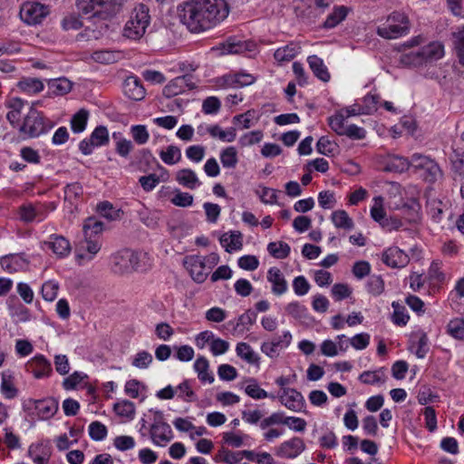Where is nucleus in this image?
Listing matches in <instances>:
<instances>
[{
	"mask_svg": "<svg viewBox=\"0 0 464 464\" xmlns=\"http://www.w3.org/2000/svg\"><path fill=\"white\" fill-rule=\"evenodd\" d=\"M332 221L336 227L350 230L353 227V221L344 210H336L332 213Z\"/></svg>",
	"mask_w": 464,
	"mask_h": 464,
	"instance_id": "obj_39",
	"label": "nucleus"
},
{
	"mask_svg": "<svg viewBox=\"0 0 464 464\" xmlns=\"http://www.w3.org/2000/svg\"><path fill=\"white\" fill-rule=\"evenodd\" d=\"M267 281L272 285V293L281 295L287 291V282L278 267L273 266L268 269Z\"/></svg>",
	"mask_w": 464,
	"mask_h": 464,
	"instance_id": "obj_20",
	"label": "nucleus"
},
{
	"mask_svg": "<svg viewBox=\"0 0 464 464\" xmlns=\"http://www.w3.org/2000/svg\"><path fill=\"white\" fill-rule=\"evenodd\" d=\"M208 131L213 138H218L224 141L232 142L236 139V129L233 127L223 130L218 125H213L208 128Z\"/></svg>",
	"mask_w": 464,
	"mask_h": 464,
	"instance_id": "obj_40",
	"label": "nucleus"
},
{
	"mask_svg": "<svg viewBox=\"0 0 464 464\" xmlns=\"http://www.w3.org/2000/svg\"><path fill=\"white\" fill-rule=\"evenodd\" d=\"M449 334L456 339H464V320L456 318L448 324Z\"/></svg>",
	"mask_w": 464,
	"mask_h": 464,
	"instance_id": "obj_58",
	"label": "nucleus"
},
{
	"mask_svg": "<svg viewBox=\"0 0 464 464\" xmlns=\"http://www.w3.org/2000/svg\"><path fill=\"white\" fill-rule=\"evenodd\" d=\"M89 117L88 111L81 109L71 119V128L73 132L80 133L83 131L87 125Z\"/></svg>",
	"mask_w": 464,
	"mask_h": 464,
	"instance_id": "obj_38",
	"label": "nucleus"
},
{
	"mask_svg": "<svg viewBox=\"0 0 464 464\" xmlns=\"http://www.w3.org/2000/svg\"><path fill=\"white\" fill-rule=\"evenodd\" d=\"M76 5L83 15L92 14L111 17L119 10L118 0H76Z\"/></svg>",
	"mask_w": 464,
	"mask_h": 464,
	"instance_id": "obj_5",
	"label": "nucleus"
},
{
	"mask_svg": "<svg viewBox=\"0 0 464 464\" xmlns=\"http://www.w3.org/2000/svg\"><path fill=\"white\" fill-rule=\"evenodd\" d=\"M46 130L47 126L43 114L37 110L31 108L23 124L19 128L20 133L29 138H34L38 137Z\"/></svg>",
	"mask_w": 464,
	"mask_h": 464,
	"instance_id": "obj_7",
	"label": "nucleus"
},
{
	"mask_svg": "<svg viewBox=\"0 0 464 464\" xmlns=\"http://www.w3.org/2000/svg\"><path fill=\"white\" fill-rule=\"evenodd\" d=\"M100 249L101 244L98 241L92 240L91 236L84 237V240L76 248V258L78 260L86 259L91 261Z\"/></svg>",
	"mask_w": 464,
	"mask_h": 464,
	"instance_id": "obj_19",
	"label": "nucleus"
},
{
	"mask_svg": "<svg viewBox=\"0 0 464 464\" xmlns=\"http://www.w3.org/2000/svg\"><path fill=\"white\" fill-rule=\"evenodd\" d=\"M386 370L381 367L375 371H365L359 376V381L364 384L374 385L382 384L386 382Z\"/></svg>",
	"mask_w": 464,
	"mask_h": 464,
	"instance_id": "obj_25",
	"label": "nucleus"
},
{
	"mask_svg": "<svg viewBox=\"0 0 464 464\" xmlns=\"http://www.w3.org/2000/svg\"><path fill=\"white\" fill-rule=\"evenodd\" d=\"M305 450V444L303 439L294 437L289 440L283 442L278 450L277 455L281 458L294 459Z\"/></svg>",
	"mask_w": 464,
	"mask_h": 464,
	"instance_id": "obj_17",
	"label": "nucleus"
},
{
	"mask_svg": "<svg viewBox=\"0 0 464 464\" xmlns=\"http://www.w3.org/2000/svg\"><path fill=\"white\" fill-rule=\"evenodd\" d=\"M152 355L147 351L139 352L132 360V365L139 369H146L152 362Z\"/></svg>",
	"mask_w": 464,
	"mask_h": 464,
	"instance_id": "obj_62",
	"label": "nucleus"
},
{
	"mask_svg": "<svg viewBox=\"0 0 464 464\" xmlns=\"http://www.w3.org/2000/svg\"><path fill=\"white\" fill-rule=\"evenodd\" d=\"M392 305L394 310L392 314V322L400 326L405 325L410 318L406 314L405 307L397 302H393Z\"/></svg>",
	"mask_w": 464,
	"mask_h": 464,
	"instance_id": "obj_51",
	"label": "nucleus"
},
{
	"mask_svg": "<svg viewBox=\"0 0 464 464\" xmlns=\"http://www.w3.org/2000/svg\"><path fill=\"white\" fill-rule=\"evenodd\" d=\"M124 92L133 101H140L145 97V89L136 76H130L124 82Z\"/></svg>",
	"mask_w": 464,
	"mask_h": 464,
	"instance_id": "obj_22",
	"label": "nucleus"
},
{
	"mask_svg": "<svg viewBox=\"0 0 464 464\" xmlns=\"http://www.w3.org/2000/svg\"><path fill=\"white\" fill-rule=\"evenodd\" d=\"M176 179L179 184L191 189L195 188L198 185H199L196 173L190 169H180L177 173Z\"/></svg>",
	"mask_w": 464,
	"mask_h": 464,
	"instance_id": "obj_34",
	"label": "nucleus"
},
{
	"mask_svg": "<svg viewBox=\"0 0 464 464\" xmlns=\"http://www.w3.org/2000/svg\"><path fill=\"white\" fill-rule=\"evenodd\" d=\"M343 136H347L352 140H362L366 137V130L355 124H351L345 126L343 131Z\"/></svg>",
	"mask_w": 464,
	"mask_h": 464,
	"instance_id": "obj_64",
	"label": "nucleus"
},
{
	"mask_svg": "<svg viewBox=\"0 0 464 464\" xmlns=\"http://www.w3.org/2000/svg\"><path fill=\"white\" fill-rule=\"evenodd\" d=\"M139 255L128 248L120 250L111 256V271L116 275L130 274L138 270Z\"/></svg>",
	"mask_w": 464,
	"mask_h": 464,
	"instance_id": "obj_4",
	"label": "nucleus"
},
{
	"mask_svg": "<svg viewBox=\"0 0 464 464\" xmlns=\"http://www.w3.org/2000/svg\"><path fill=\"white\" fill-rule=\"evenodd\" d=\"M59 285L53 281L45 282L42 286V295L48 302L53 301L58 294Z\"/></svg>",
	"mask_w": 464,
	"mask_h": 464,
	"instance_id": "obj_59",
	"label": "nucleus"
},
{
	"mask_svg": "<svg viewBox=\"0 0 464 464\" xmlns=\"http://www.w3.org/2000/svg\"><path fill=\"white\" fill-rule=\"evenodd\" d=\"M47 246L59 257H63L71 252L70 242L63 236L52 235L50 240L44 241Z\"/></svg>",
	"mask_w": 464,
	"mask_h": 464,
	"instance_id": "obj_21",
	"label": "nucleus"
},
{
	"mask_svg": "<svg viewBox=\"0 0 464 464\" xmlns=\"http://www.w3.org/2000/svg\"><path fill=\"white\" fill-rule=\"evenodd\" d=\"M285 312L295 319H302L306 316L307 309L299 302H291L285 306Z\"/></svg>",
	"mask_w": 464,
	"mask_h": 464,
	"instance_id": "obj_61",
	"label": "nucleus"
},
{
	"mask_svg": "<svg viewBox=\"0 0 464 464\" xmlns=\"http://www.w3.org/2000/svg\"><path fill=\"white\" fill-rule=\"evenodd\" d=\"M97 210L102 217L109 220H117L121 218V216L122 215V211H121V209H116L109 201L101 202L97 206Z\"/></svg>",
	"mask_w": 464,
	"mask_h": 464,
	"instance_id": "obj_43",
	"label": "nucleus"
},
{
	"mask_svg": "<svg viewBox=\"0 0 464 464\" xmlns=\"http://www.w3.org/2000/svg\"><path fill=\"white\" fill-rule=\"evenodd\" d=\"M300 49V46H298L297 44H290L284 47L278 48L275 52L274 57L276 61L280 63L288 62L296 56Z\"/></svg>",
	"mask_w": 464,
	"mask_h": 464,
	"instance_id": "obj_33",
	"label": "nucleus"
},
{
	"mask_svg": "<svg viewBox=\"0 0 464 464\" xmlns=\"http://www.w3.org/2000/svg\"><path fill=\"white\" fill-rule=\"evenodd\" d=\"M28 403L34 406L36 413L41 420L51 419L58 411V402L53 398L44 400L30 399Z\"/></svg>",
	"mask_w": 464,
	"mask_h": 464,
	"instance_id": "obj_16",
	"label": "nucleus"
},
{
	"mask_svg": "<svg viewBox=\"0 0 464 464\" xmlns=\"http://www.w3.org/2000/svg\"><path fill=\"white\" fill-rule=\"evenodd\" d=\"M222 166L227 169H234L237 164V151L235 147H227L220 153Z\"/></svg>",
	"mask_w": 464,
	"mask_h": 464,
	"instance_id": "obj_44",
	"label": "nucleus"
},
{
	"mask_svg": "<svg viewBox=\"0 0 464 464\" xmlns=\"http://www.w3.org/2000/svg\"><path fill=\"white\" fill-rule=\"evenodd\" d=\"M160 156L164 163L173 165L181 160V151L179 147L169 145L166 150L160 151Z\"/></svg>",
	"mask_w": 464,
	"mask_h": 464,
	"instance_id": "obj_42",
	"label": "nucleus"
},
{
	"mask_svg": "<svg viewBox=\"0 0 464 464\" xmlns=\"http://www.w3.org/2000/svg\"><path fill=\"white\" fill-rule=\"evenodd\" d=\"M14 377L10 371L2 373L0 390L6 399H14L18 394V390L14 385Z\"/></svg>",
	"mask_w": 464,
	"mask_h": 464,
	"instance_id": "obj_29",
	"label": "nucleus"
},
{
	"mask_svg": "<svg viewBox=\"0 0 464 464\" xmlns=\"http://www.w3.org/2000/svg\"><path fill=\"white\" fill-rule=\"evenodd\" d=\"M196 88L191 74H185L171 80L163 89V95L167 98L174 97L184 92L186 90Z\"/></svg>",
	"mask_w": 464,
	"mask_h": 464,
	"instance_id": "obj_12",
	"label": "nucleus"
},
{
	"mask_svg": "<svg viewBox=\"0 0 464 464\" xmlns=\"http://www.w3.org/2000/svg\"><path fill=\"white\" fill-rule=\"evenodd\" d=\"M103 229V223L100 220H97L95 218H89L85 220L83 224V232L84 237L88 236L92 237V234H99Z\"/></svg>",
	"mask_w": 464,
	"mask_h": 464,
	"instance_id": "obj_55",
	"label": "nucleus"
},
{
	"mask_svg": "<svg viewBox=\"0 0 464 464\" xmlns=\"http://www.w3.org/2000/svg\"><path fill=\"white\" fill-rule=\"evenodd\" d=\"M89 435L93 440H102L107 436V428L100 421H92L89 426Z\"/></svg>",
	"mask_w": 464,
	"mask_h": 464,
	"instance_id": "obj_56",
	"label": "nucleus"
},
{
	"mask_svg": "<svg viewBox=\"0 0 464 464\" xmlns=\"http://www.w3.org/2000/svg\"><path fill=\"white\" fill-rule=\"evenodd\" d=\"M29 454L35 464H47L51 457V448L40 443L29 449Z\"/></svg>",
	"mask_w": 464,
	"mask_h": 464,
	"instance_id": "obj_27",
	"label": "nucleus"
},
{
	"mask_svg": "<svg viewBox=\"0 0 464 464\" xmlns=\"http://www.w3.org/2000/svg\"><path fill=\"white\" fill-rule=\"evenodd\" d=\"M276 398L282 405L295 412L302 411L305 407L304 396L295 389H284L277 393Z\"/></svg>",
	"mask_w": 464,
	"mask_h": 464,
	"instance_id": "obj_11",
	"label": "nucleus"
},
{
	"mask_svg": "<svg viewBox=\"0 0 464 464\" xmlns=\"http://www.w3.org/2000/svg\"><path fill=\"white\" fill-rule=\"evenodd\" d=\"M216 459L218 461H224L227 464H237L241 460V451L232 452L223 448L218 451V454L216 456Z\"/></svg>",
	"mask_w": 464,
	"mask_h": 464,
	"instance_id": "obj_57",
	"label": "nucleus"
},
{
	"mask_svg": "<svg viewBox=\"0 0 464 464\" xmlns=\"http://www.w3.org/2000/svg\"><path fill=\"white\" fill-rule=\"evenodd\" d=\"M177 390L179 392V397L186 402H192L198 400L197 395L193 392L189 381L188 380H185L183 382H181L177 387Z\"/></svg>",
	"mask_w": 464,
	"mask_h": 464,
	"instance_id": "obj_52",
	"label": "nucleus"
},
{
	"mask_svg": "<svg viewBox=\"0 0 464 464\" xmlns=\"http://www.w3.org/2000/svg\"><path fill=\"white\" fill-rule=\"evenodd\" d=\"M310 69L314 74L322 82H327L330 81L331 75L324 61L317 55H310L307 58Z\"/></svg>",
	"mask_w": 464,
	"mask_h": 464,
	"instance_id": "obj_24",
	"label": "nucleus"
},
{
	"mask_svg": "<svg viewBox=\"0 0 464 464\" xmlns=\"http://www.w3.org/2000/svg\"><path fill=\"white\" fill-rule=\"evenodd\" d=\"M203 261V256L198 255L187 256L183 260V265L188 271L191 278L198 284L205 282L209 274Z\"/></svg>",
	"mask_w": 464,
	"mask_h": 464,
	"instance_id": "obj_9",
	"label": "nucleus"
},
{
	"mask_svg": "<svg viewBox=\"0 0 464 464\" xmlns=\"http://www.w3.org/2000/svg\"><path fill=\"white\" fill-rule=\"evenodd\" d=\"M255 77L248 73L226 74L218 80L219 86L224 88H241L251 85Z\"/></svg>",
	"mask_w": 464,
	"mask_h": 464,
	"instance_id": "obj_15",
	"label": "nucleus"
},
{
	"mask_svg": "<svg viewBox=\"0 0 464 464\" xmlns=\"http://www.w3.org/2000/svg\"><path fill=\"white\" fill-rule=\"evenodd\" d=\"M82 194V188L80 183L74 182L68 184L64 188V199L72 203L74 199Z\"/></svg>",
	"mask_w": 464,
	"mask_h": 464,
	"instance_id": "obj_63",
	"label": "nucleus"
},
{
	"mask_svg": "<svg viewBox=\"0 0 464 464\" xmlns=\"http://www.w3.org/2000/svg\"><path fill=\"white\" fill-rule=\"evenodd\" d=\"M121 56L120 51L98 50L92 53V59L100 63H116Z\"/></svg>",
	"mask_w": 464,
	"mask_h": 464,
	"instance_id": "obj_32",
	"label": "nucleus"
},
{
	"mask_svg": "<svg viewBox=\"0 0 464 464\" xmlns=\"http://www.w3.org/2000/svg\"><path fill=\"white\" fill-rule=\"evenodd\" d=\"M72 82L66 78L51 80L48 87L54 95H64L72 90Z\"/></svg>",
	"mask_w": 464,
	"mask_h": 464,
	"instance_id": "obj_37",
	"label": "nucleus"
},
{
	"mask_svg": "<svg viewBox=\"0 0 464 464\" xmlns=\"http://www.w3.org/2000/svg\"><path fill=\"white\" fill-rule=\"evenodd\" d=\"M130 134L133 140L139 144L143 145L147 143L150 138L149 131L145 125H133L130 127Z\"/></svg>",
	"mask_w": 464,
	"mask_h": 464,
	"instance_id": "obj_50",
	"label": "nucleus"
},
{
	"mask_svg": "<svg viewBox=\"0 0 464 464\" xmlns=\"http://www.w3.org/2000/svg\"><path fill=\"white\" fill-rule=\"evenodd\" d=\"M90 139L96 147L106 145L109 142V132L106 127L98 126L91 134Z\"/></svg>",
	"mask_w": 464,
	"mask_h": 464,
	"instance_id": "obj_49",
	"label": "nucleus"
},
{
	"mask_svg": "<svg viewBox=\"0 0 464 464\" xmlns=\"http://www.w3.org/2000/svg\"><path fill=\"white\" fill-rule=\"evenodd\" d=\"M256 319V314L254 311L247 310L245 314H241L236 325L234 326V331H243L245 328H248L249 325H252Z\"/></svg>",
	"mask_w": 464,
	"mask_h": 464,
	"instance_id": "obj_53",
	"label": "nucleus"
},
{
	"mask_svg": "<svg viewBox=\"0 0 464 464\" xmlns=\"http://www.w3.org/2000/svg\"><path fill=\"white\" fill-rule=\"evenodd\" d=\"M110 17H104L103 15H97L96 13L92 14H88L85 18L88 24L86 28L92 30L93 33H97L99 35H102L105 32L108 31V20Z\"/></svg>",
	"mask_w": 464,
	"mask_h": 464,
	"instance_id": "obj_26",
	"label": "nucleus"
},
{
	"mask_svg": "<svg viewBox=\"0 0 464 464\" xmlns=\"http://www.w3.org/2000/svg\"><path fill=\"white\" fill-rule=\"evenodd\" d=\"M348 9L345 6H338L327 16L324 23L325 28H334L345 19Z\"/></svg>",
	"mask_w": 464,
	"mask_h": 464,
	"instance_id": "obj_36",
	"label": "nucleus"
},
{
	"mask_svg": "<svg viewBox=\"0 0 464 464\" xmlns=\"http://www.w3.org/2000/svg\"><path fill=\"white\" fill-rule=\"evenodd\" d=\"M410 163L411 166H413L415 169H425L428 173L426 179L430 182L435 181L439 177L441 176V170L439 165L433 160L425 155L414 153L411 156Z\"/></svg>",
	"mask_w": 464,
	"mask_h": 464,
	"instance_id": "obj_10",
	"label": "nucleus"
},
{
	"mask_svg": "<svg viewBox=\"0 0 464 464\" xmlns=\"http://www.w3.org/2000/svg\"><path fill=\"white\" fill-rule=\"evenodd\" d=\"M382 262L392 268H401L410 262L409 256L397 246L386 249L382 256Z\"/></svg>",
	"mask_w": 464,
	"mask_h": 464,
	"instance_id": "obj_13",
	"label": "nucleus"
},
{
	"mask_svg": "<svg viewBox=\"0 0 464 464\" xmlns=\"http://www.w3.org/2000/svg\"><path fill=\"white\" fill-rule=\"evenodd\" d=\"M113 410L117 415L130 420L133 419L135 414L134 403L127 400L115 403Z\"/></svg>",
	"mask_w": 464,
	"mask_h": 464,
	"instance_id": "obj_47",
	"label": "nucleus"
},
{
	"mask_svg": "<svg viewBox=\"0 0 464 464\" xmlns=\"http://www.w3.org/2000/svg\"><path fill=\"white\" fill-rule=\"evenodd\" d=\"M150 437L155 444L163 446L172 440L173 434L168 423L159 420L151 425Z\"/></svg>",
	"mask_w": 464,
	"mask_h": 464,
	"instance_id": "obj_18",
	"label": "nucleus"
},
{
	"mask_svg": "<svg viewBox=\"0 0 464 464\" xmlns=\"http://www.w3.org/2000/svg\"><path fill=\"white\" fill-rule=\"evenodd\" d=\"M410 30V21L404 13H392L386 23L377 28V34L385 39H396L406 34Z\"/></svg>",
	"mask_w": 464,
	"mask_h": 464,
	"instance_id": "obj_3",
	"label": "nucleus"
},
{
	"mask_svg": "<svg viewBox=\"0 0 464 464\" xmlns=\"http://www.w3.org/2000/svg\"><path fill=\"white\" fill-rule=\"evenodd\" d=\"M220 244L225 247V250L231 253L234 250H240L243 246L242 234L239 231H230L224 233L219 238Z\"/></svg>",
	"mask_w": 464,
	"mask_h": 464,
	"instance_id": "obj_23",
	"label": "nucleus"
},
{
	"mask_svg": "<svg viewBox=\"0 0 464 464\" xmlns=\"http://www.w3.org/2000/svg\"><path fill=\"white\" fill-rule=\"evenodd\" d=\"M450 160L454 172L464 177V150H454Z\"/></svg>",
	"mask_w": 464,
	"mask_h": 464,
	"instance_id": "obj_54",
	"label": "nucleus"
},
{
	"mask_svg": "<svg viewBox=\"0 0 464 464\" xmlns=\"http://www.w3.org/2000/svg\"><path fill=\"white\" fill-rule=\"evenodd\" d=\"M410 160L403 157L392 156L386 162L383 170L386 172L401 173L409 169Z\"/></svg>",
	"mask_w": 464,
	"mask_h": 464,
	"instance_id": "obj_31",
	"label": "nucleus"
},
{
	"mask_svg": "<svg viewBox=\"0 0 464 464\" xmlns=\"http://www.w3.org/2000/svg\"><path fill=\"white\" fill-rule=\"evenodd\" d=\"M347 118L344 116L343 111H339L334 115L328 118V124L330 128L340 136H343V131L345 128L344 121Z\"/></svg>",
	"mask_w": 464,
	"mask_h": 464,
	"instance_id": "obj_48",
	"label": "nucleus"
},
{
	"mask_svg": "<svg viewBox=\"0 0 464 464\" xmlns=\"http://www.w3.org/2000/svg\"><path fill=\"white\" fill-rule=\"evenodd\" d=\"M227 14L225 0H188L178 6L179 21L192 33L211 28Z\"/></svg>",
	"mask_w": 464,
	"mask_h": 464,
	"instance_id": "obj_1",
	"label": "nucleus"
},
{
	"mask_svg": "<svg viewBox=\"0 0 464 464\" xmlns=\"http://www.w3.org/2000/svg\"><path fill=\"white\" fill-rule=\"evenodd\" d=\"M84 24L80 19V16L76 14H70L63 17L62 21V26L64 30H78L82 28Z\"/></svg>",
	"mask_w": 464,
	"mask_h": 464,
	"instance_id": "obj_60",
	"label": "nucleus"
},
{
	"mask_svg": "<svg viewBox=\"0 0 464 464\" xmlns=\"http://www.w3.org/2000/svg\"><path fill=\"white\" fill-rule=\"evenodd\" d=\"M443 54V45L438 42H433L417 52H411L409 54H406L402 61L414 65H419L423 63L437 61L440 59Z\"/></svg>",
	"mask_w": 464,
	"mask_h": 464,
	"instance_id": "obj_6",
	"label": "nucleus"
},
{
	"mask_svg": "<svg viewBox=\"0 0 464 464\" xmlns=\"http://www.w3.org/2000/svg\"><path fill=\"white\" fill-rule=\"evenodd\" d=\"M25 366L36 379L49 376L53 371L51 362L42 354L35 355Z\"/></svg>",
	"mask_w": 464,
	"mask_h": 464,
	"instance_id": "obj_14",
	"label": "nucleus"
},
{
	"mask_svg": "<svg viewBox=\"0 0 464 464\" xmlns=\"http://www.w3.org/2000/svg\"><path fill=\"white\" fill-rule=\"evenodd\" d=\"M17 87L24 92L34 94L44 90V83L38 78L24 77L18 82Z\"/></svg>",
	"mask_w": 464,
	"mask_h": 464,
	"instance_id": "obj_30",
	"label": "nucleus"
},
{
	"mask_svg": "<svg viewBox=\"0 0 464 464\" xmlns=\"http://www.w3.org/2000/svg\"><path fill=\"white\" fill-rule=\"evenodd\" d=\"M290 250L289 245L284 241L270 242L267 245L268 253L277 259L286 258L290 254Z\"/></svg>",
	"mask_w": 464,
	"mask_h": 464,
	"instance_id": "obj_35",
	"label": "nucleus"
},
{
	"mask_svg": "<svg viewBox=\"0 0 464 464\" xmlns=\"http://www.w3.org/2000/svg\"><path fill=\"white\" fill-rule=\"evenodd\" d=\"M236 352L237 356L248 363L255 364L258 362V356L252 350L251 346L246 343H238L236 348Z\"/></svg>",
	"mask_w": 464,
	"mask_h": 464,
	"instance_id": "obj_41",
	"label": "nucleus"
},
{
	"mask_svg": "<svg viewBox=\"0 0 464 464\" xmlns=\"http://www.w3.org/2000/svg\"><path fill=\"white\" fill-rule=\"evenodd\" d=\"M453 44L459 63L464 65V26L453 33Z\"/></svg>",
	"mask_w": 464,
	"mask_h": 464,
	"instance_id": "obj_45",
	"label": "nucleus"
},
{
	"mask_svg": "<svg viewBox=\"0 0 464 464\" xmlns=\"http://www.w3.org/2000/svg\"><path fill=\"white\" fill-rule=\"evenodd\" d=\"M246 386L245 387V392L254 400H261L266 398L276 399L274 394H269L264 389H262L257 381L254 378H249L246 381Z\"/></svg>",
	"mask_w": 464,
	"mask_h": 464,
	"instance_id": "obj_28",
	"label": "nucleus"
},
{
	"mask_svg": "<svg viewBox=\"0 0 464 464\" xmlns=\"http://www.w3.org/2000/svg\"><path fill=\"white\" fill-rule=\"evenodd\" d=\"M150 22L149 7L140 4L134 8L130 18L125 24L122 35L130 40H140L144 35Z\"/></svg>",
	"mask_w": 464,
	"mask_h": 464,
	"instance_id": "obj_2",
	"label": "nucleus"
},
{
	"mask_svg": "<svg viewBox=\"0 0 464 464\" xmlns=\"http://www.w3.org/2000/svg\"><path fill=\"white\" fill-rule=\"evenodd\" d=\"M48 14V6L36 2H26L20 10L21 19L31 25L41 24Z\"/></svg>",
	"mask_w": 464,
	"mask_h": 464,
	"instance_id": "obj_8",
	"label": "nucleus"
},
{
	"mask_svg": "<svg viewBox=\"0 0 464 464\" xmlns=\"http://www.w3.org/2000/svg\"><path fill=\"white\" fill-rule=\"evenodd\" d=\"M338 145L330 140L328 137H321L316 143V150L320 154L325 156H334L337 150Z\"/></svg>",
	"mask_w": 464,
	"mask_h": 464,
	"instance_id": "obj_46",
	"label": "nucleus"
}]
</instances>
